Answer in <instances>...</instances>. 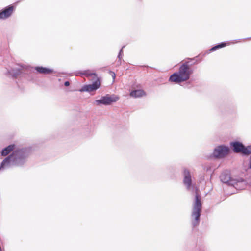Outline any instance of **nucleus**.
<instances>
[{
  "instance_id": "obj_1",
  "label": "nucleus",
  "mask_w": 251,
  "mask_h": 251,
  "mask_svg": "<svg viewBox=\"0 0 251 251\" xmlns=\"http://www.w3.org/2000/svg\"><path fill=\"white\" fill-rule=\"evenodd\" d=\"M196 58H188L180 66L178 73L173 74L169 78L171 82L179 83L188 80L190 75L193 73V70L190 67L198 63Z\"/></svg>"
},
{
  "instance_id": "obj_2",
  "label": "nucleus",
  "mask_w": 251,
  "mask_h": 251,
  "mask_svg": "<svg viewBox=\"0 0 251 251\" xmlns=\"http://www.w3.org/2000/svg\"><path fill=\"white\" fill-rule=\"evenodd\" d=\"M202 209V203L200 190L198 188L195 190V198L193 204V210L192 216L194 218L193 220L194 226H198L200 222V217Z\"/></svg>"
},
{
  "instance_id": "obj_3",
  "label": "nucleus",
  "mask_w": 251,
  "mask_h": 251,
  "mask_svg": "<svg viewBox=\"0 0 251 251\" xmlns=\"http://www.w3.org/2000/svg\"><path fill=\"white\" fill-rule=\"evenodd\" d=\"M82 74L85 75L90 81L93 82L91 84L85 85L82 88V91L92 92L100 87V78L98 77V75L96 73H94L90 70H86Z\"/></svg>"
},
{
  "instance_id": "obj_4",
  "label": "nucleus",
  "mask_w": 251,
  "mask_h": 251,
  "mask_svg": "<svg viewBox=\"0 0 251 251\" xmlns=\"http://www.w3.org/2000/svg\"><path fill=\"white\" fill-rule=\"evenodd\" d=\"M230 146L233 148V150L235 152H241L245 155H249L251 153V146L245 147L241 143L239 142H232L230 143Z\"/></svg>"
},
{
  "instance_id": "obj_5",
  "label": "nucleus",
  "mask_w": 251,
  "mask_h": 251,
  "mask_svg": "<svg viewBox=\"0 0 251 251\" xmlns=\"http://www.w3.org/2000/svg\"><path fill=\"white\" fill-rule=\"evenodd\" d=\"M229 152L228 147L225 146L217 147L214 150L213 155L216 158H222L226 156Z\"/></svg>"
},
{
  "instance_id": "obj_6",
  "label": "nucleus",
  "mask_w": 251,
  "mask_h": 251,
  "mask_svg": "<svg viewBox=\"0 0 251 251\" xmlns=\"http://www.w3.org/2000/svg\"><path fill=\"white\" fill-rule=\"evenodd\" d=\"M119 99V98L118 96L106 95L105 96L102 97L100 99L97 100L96 102L100 104L109 105L117 101Z\"/></svg>"
},
{
  "instance_id": "obj_7",
  "label": "nucleus",
  "mask_w": 251,
  "mask_h": 251,
  "mask_svg": "<svg viewBox=\"0 0 251 251\" xmlns=\"http://www.w3.org/2000/svg\"><path fill=\"white\" fill-rule=\"evenodd\" d=\"M14 6L10 5L0 11V19H4L9 17L14 11Z\"/></svg>"
},
{
  "instance_id": "obj_8",
  "label": "nucleus",
  "mask_w": 251,
  "mask_h": 251,
  "mask_svg": "<svg viewBox=\"0 0 251 251\" xmlns=\"http://www.w3.org/2000/svg\"><path fill=\"white\" fill-rule=\"evenodd\" d=\"M16 160V157L15 155V153H13L10 156L5 158L2 162L0 169L2 168H4L5 166L9 164L11 162H14Z\"/></svg>"
},
{
  "instance_id": "obj_9",
  "label": "nucleus",
  "mask_w": 251,
  "mask_h": 251,
  "mask_svg": "<svg viewBox=\"0 0 251 251\" xmlns=\"http://www.w3.org/2000/svg\"><path fill=\"white\" fill-rule=\"evenodd\" d=\"M184 178L183 182L187 186L188 189H189L192 183L191 177L190 172L187 170H185L184 171Z\"/></svg>"
},
{
  "instance_id": "obj_10",
  "label": "nucleus",
  "mask_w": 251,
  "mask_h": 251,
  "mask_svg": "<svg viewBox=\"0 0 251 251\" xmlns=\"http://www.w3.org/2000/svg\"><path fill=\"white\" fill-rule=\"evenodd\" d=\"M145 95V92L141 89L133 90L130 93V96L134 98L141 97Z\"/></svg>"
},
{
  "instance_id": "obj_11",
  "label": "nucleus",
  "mask_w": 251,
  "mask_h": 251,
  "mask_svg": "<svg viewBox=\"0 0 251 251\" xmlns=\"http://www.w3.org/2000/svg\"><path fill=\"white\" fill-rule=\"evenodd\" d=\"M35 69L38 72L41 74H49L52 72V70L43 67H36Z\"/></svg>"
},
{
  "instance_id": "obj_12",
  "label": "nucleus",
  "mask_w": 251,
  "mask_h": 251,
  "mask_svg": "<svg viewBox=\"0 0 251 251\" xmlns=\"http://www.w3.org/2000/svg\"><path fill=\"white\" fill-rule=\"evenodd\" d=\"M14 145H10L7 146V147L2 150L1 151V155L2 156H6L14 149Z\"/></svg>"
},
{
  "instance_id": "obj_13",
  "label": "nucleus",
  "mask_w": 251,
  "mask_h": 251,
  "mask_svg": "<svg viewBox=\"0 0 251 251\" xmlns=\"http://www.w3.org/2000/svg\"><path fill=\"white\" fill-rule=\"evenodd\" d=\"M221 180L224 183H228L230 181V177L227 174H223L220 176Z\"/></svg>"
},
{
  "instance_id": "obj_14",
  "label": "nucleus",
  "mask_w": 251,
  "mask_h": 251,
  "mask_svg": "<svg viewBox=\"0 0 251 251\" xmlns=\"http://www.w3.org/2000/svg\"><path fill=\"white\" fill-rule=\"evenodd\" d=\"M227 45H228V43H221L213 47H212L211 49H210V51H214L218 49H220V48H223V47H226Z\"/></svg>"
},
{
  "instance_id": "obj_15",
  "label": "nucleus",
  "mask_w": 251,
  "mask_h": 251,
  "mask_svg": "<svg viewBox=\"0 0 251 251\" xmlns=\"http://www.w3.org/2000/svg\"><path fill=\"white\" fill-rule=\"evenodd\" d=\"M109 74L112 76V77L113 78V81H114V80H115V79L116 78V74H115V73L114 72H113V71H109Z\"/></svg>"
},
{
  "instance_id": "obj_16",
  "label": "nucleus",
  "mask_w": 251,
  "mask_h": 251,
  "mask_svg": "<svg viewBox=\"0 0 251 251\" xmlns=\"http://www.w3.org/2000/svg\"><path fill=\"white\" fill-rule=\"evenodd\" d=\"M65 86H68L70 85V83L69 81H66L64 83Z\"/></svg>"
},
{
  "instance_id": "obj_17",
  "label": "nucleus",
  "mask_w": 251,
  "mask_h": 251,
  "mask_svg": "<svg viewBox=\"0 0 251 251\" xmlns=\"http://www.w3.org/2000/svg\"><path fill=\"white\" fill-rule=\"evenodd\" d=\"M233 185H236V184L235 183H232Z\"/></svg>"
}]
</instances>
